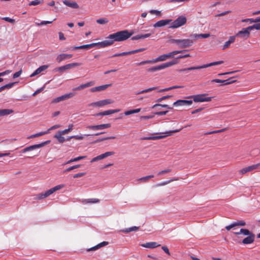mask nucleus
Instances as JSON below:
<instances>
[{"label": "nucleus", "instance_id": "f257e3e1", "mask_svg": "<svg viewBox=\"0 0 260 260\" xmlns=\"http://www.w3.org/2000/svg\"><path fill=\"white\" fill-rule=\"evenodd\" d=\"M132 35L133 32H129L127 30L119 31L109 35L106 40L102 41V44L104 47H106L112 45L114 42L125 41L130 38Z\"/></svg>", "mask_w": 260, "mask_h": 260}, {"label": "nucleus", "instance_id": "f03ea898", "mask_svg": "<svg viewBox=\"0 0 260 260\" xmlns=\"http://www.w3.org/2000/svg\"><path fill=\"white\" fill-rule=\"evenodd\" d=\"M234 234L236 235L243 234L245 236H247V237L244 238L242 241V243L244 244H251L254 242L255 239V235L247 229H241L239 232H235Z\"/></svg>", "mask_w": 260, "mask_h": 260}, {"label": "nucleus", "instance_id": "7ed1b4c3", "mask_svg": "<svg viewBox=\"0 0 260 260\" xmlns=\"http://www.w3.org/2000/svg\"><path fill=\"white\" fill-rule=\"evenodd\" d=\"M185 50H176L171 52L170 53L167 54H164L161 55H159L156 58L153 59V62L156 63L160 61H164L167 60L169 58H174V55H177L179 53H181L185 51Z\"/></svg>", "mask_w": 260, "mask_h": 260}, {"label": "nucleus", "instance_id": "20e7f679", "mask_svg": "<svg viewBox=\"0 0 260 260\" xmlns=\"http://www.w3.org/2000/svg\"><path fill=\"white\" fill-rule=\"evenodd\" d=\"M64 187V184H59L58 185H56L54 186L53 188H50V189L47 190L45 192L41 193L36 196V199L37 200H41L44 198H46L51 194H52L53 193L55 192L57 190H58L59 189H62Z\"/></svg>", "mask_w": 260, "mask_h": 260}, {"label": "nucleus", "instance_id": "39448f33", "mask_svg": "<svg viewBox=\"0 0 260 260\" xmlns=\"http://www.w3.org/2000/svg\"><path fill=\"white\" fill-rule=\"evenodd\" d=\"M170 42L176 44L179 48H184L189 47L193 44V41L189 39H171Z\"/></svg>", "mask_w": 260, "mask_h": 260}, {"label": "nucleus", "instance_id": "423d86ee", "mask_svg": "<svg viewBox=\"0 0 260 260\" xmlns=\"http://www.w3.org/2000/svg\"><path fill=\"white\" fill-rule=\"evenodd\" d=\"M223 63V61H222V60L215 61V62H211L210 63L204 64L203 66H197V67H191L188 68L179 69L178 70V71L179 72H186V71H192V70H199V69L206 68L210 67H211L213 66L221 64Z\"/></svg>", "mask_w": 260, "mask_h": 260}, {"label": "nucleus", "instance_id": "0eeeda50", "mask_svg": "<svg viewBox=\"0 0 260 260\" xmlns=\"http://www.w3.org/2000/svg\"><path fill=\"white\" fill-rule=\"evenodd\" d=\"M178 63L176 60H173L171 61L162 63L160 65L153 67L152 68L147 69V71L149 72H154L158 70H163L165 68L170 67L173 65L176 64Z\"/></svg>", "mask_w": 260, "mask_h": 260}, {"label": "nucleus", "instance_id": "6e6552de", "mask_svg": "<svg viewBox=\"0 0 260 260\" xmlns=\"http://www.w3.org/2000/svg\"><path fill=\"white\" fill-rule=\"evenodd\" d=\"M186 18L185 16H180L178 17L175 21H174L171 26V28H176L179 27L186 23Z\"/></svg>", "mask_w": 260, "mask_h": 260}, {"label": "nucleus", "instance_id": "1a4fd4ad", "mask_svg": "<svg viewBox=\"0 0 260 260\" xmlns=\"http://www.w3.org/2000/svg\"><path fill=\"white\" fill-rule=\"evenodd\" d=\"M81 65V63H78V62H74V63H71L67 64H66L64 66L56 68L54 69V72H59L60 74L63 73L67 70H68L70 69L71 68L79 66Z\"/></svg>", "mask_w": 260, "mask_h": 260}, {"label": "nucleus", "instance_id": "9d476101", "mask_svg": "<svg viewBox=\"0 0 260 260\" xmlns=\"http://www.w3.org/2000/svg\"><path fill=\"white\" fill-rule=\"evenodd\" d=\"M259 167H260V162L255 164V165H251L250 166L245 167V168L239 170V173L241 175H243L248 172H252L255 170H258V169H259Z\"/></svg>", "mask_w": 260, "mask_h": 260}, {"label": "nucleus", "instance_id": "9b49d317", "mask_svg": "<svg viewBox=\"0 0 260 260\" xmlns=\"http://www.w3.org/2000/svg\"><path fill=\"white\" fill-rule=\"evenodd\" d=\"M49 143H50V141H47L41 143L40 144H35L34 145L29 146L27 147L24 148L23 149L21 150L20 151V152L25 153L27 151L34 150L35 149L41 148V147L44 146L45 145L49 144Z\"/></svg>", "mask_w": 260, "mask_h": 260}, {"label": "nucleus", "instance_id": "f8f14e48", "mask_svg": "<svg viewBox=\"0 0 260 260\" xmlns=\"http://www.w3.org/2000/svg\"><path fill=\"white\" fill-rule=\"evenodd\" d=\"M207 94H201L194 95L192 96L194 102H210L212 100L213 97H205Z\"/></svg>", "mask_w": 260, "mask_h": 260}, {"label": "nucleus", "instance_id": "ddd939ff", "mask_svg": "<svg viewBox=\"0 0 260 260\" xmlns=\"http://www.w3.org/2000/svg\"><path fill=\"white\" fill-rule=\"evenodd\" d=\"M96 46H98L100 48L104 47L103 44H102V42H101L99 43H93L90 44L83 45L80 46H75L72 47V50H76L79 49H89Z\"/></svg>", "mask_w": 260, "mask_h": 260}, {"label": "nucleus", "instance_id": "4468645a", "mask_svg": "<svg viewBox=\"0 0 260 260\" xmlns=\"http://www.w3.org/2000/svg\"><path fill=\"white\" fill-rule=\"evenodd\" d=\"M182 128H180L178 129H175L174 131H168L165 133V134H167V135H160L158 136H154V137H146L144 138V140H157V139H160L166 138L168 136H170L172 135V133H177L180 132Z\"/></svg>", "mask_w": 260, "mask_h": 260}, {"label": "nucleus", "instance_id": "2eb2a0df", "mask_svg": "<svg viewBox=\"0 0 260 260\" xmlns=\"http://www.w3.org/2000/svg\"><path fill=\"white\" fill-rule=\"evenodd\" d=\"M251 29L249 28V26L247 28H243L241 30L239 31L236 35L237 37L243 38L245 40L248 39L250 35V31Z\"/></svg>", "mask_w": 260, "mask_h": 260}, {"label": "nucleus", "instance_id": "dca6fc26", "mask_svg": "<svg viewBox=\"0 0 260 260\" xmlns=\"http://www.w3.org/2000/svg\"><path fill=\"white\" fill-rule=\"evenodd\" d=\"M114 101L111 99H106L101 100L91 104V106H95L97 107H103L105 105L113 103Z\"/></svg>", "mask_w": 260, "mask_h": 260}, {"label": "nucleus", "instance_id": "f3484780", "mask_svg": "<svg viewBox=\"0 0 260 260\" xmlns=\"http://www.w3.org/2000/svg\"><path fill=\"white\" fill-rule=\"evenodd\" d=\"M114 154V152H113V151L106 152L105 153L102 154L100 155H98V156L93 158L91 160L90 162H93L96 161L98 160L104 159L107 157L112 155Z\"/></svg>", "mask_w": 260, "mask_h": 260}, {"label": "nucleus", "instance_id": "a211bd4d", "mask_svg": "<svg viewBox=\"0 0 260 260\" xmlns=\"http://www.w3.org/2000/svg\"><path fill=\"white\" fill-rule=\"evenodd\" d=\"M110 126V123H106L96 125H88L87 126V128L92 130H99L107 128Z\"/></svg>", "mask_w": 260, "mask_h": 260}, {"label": "nucleus", "instance_id": "6ab92c4d", "mask_svg": "<svg viewBox=\"0 0 260 260\" xmlns=\"http://www.w3.org/2000/svg\"><path fill=\"white\" fill-rule=\"evenodd\" d=\"M75 95V93L73 92H70L67 94H65L64 95H62L60 96L57 97L54 100V102L55 103H58L60 101L66 100L67 99L71 98L73 97Z\"/></svg>", "mask_w": 260, "mask_h": 260}, {"label": "nucleus", "instance_id": "aec40b11", "mask_svg": "<svg viewBox=\"0 0 260 260\" xmlns=\"http://www.w3.org/2000/svg\"><path fill=\"white\" fill-rule=\"evenodd\" d=\"M72 56H73L72 54L62 53V54L58 55L56 57V59L57 62H58V63H60L64 60L72 58Z\"/></svg>", "mask_w": 260, "mask_h": 260}, {"label": "nucleus", "instance_id": "412c9836", "mask_svg": "<svg viewBox=\"0 0 260 260\" xmlns=\"http://www.w3.org/2000/svg\"><path fill=\"white\" fill-rule=\"evenodd\" d=\"M172 21V19L160 20L157 21L156 23H155L154 24L153 26L154 27H158L164 26L166 25L169 24Z\"/></svg>", "mask_w": 260, "mask_h": 260}, {"label": "nucleus", "instance_id": "4be33fe9", "mask_svg": "<svg viewBox=\"0 0 260 260\" xmlns=\"http://www.w3.org/2000/svg\"><path fill=\"white\" fill-rule=\"evenodd\" d=\"M141 246L143 247L150 248V249H153V248L159 247L160 246V244H158L156 242H147L146 243L142 244L141 245Z\"/></svg>", "mask_w": 260, "mask_h": 260}, {"label": "nucleus", "instance_id": "5701e85b", "mask_svg": "<svg viewBox=\"0 0 260 260\" xmlns=\"http://www.w3.org/2000/svg\"><path fill=\"white\" fill-rule=\"evenodd\" d=\"M49 67L48 65H43L41 67H40L39 68H38L37 70H35V71L32 73L30 75V77H34L39 74H40L42 72L45 71L46 69H47Z\"/></svg>", "mask_w": 260, "mask_h": 260}, {"label": "nucleus", "instance_id": "b1692460", "mask_svg": "<svg viewBox=\"0 0 260 260\" xmlns=\"http://www.w3.org/2000/svg\"><path fill=\"white\" fill-rule=\"evenodd\" d=\"M111 86V84H105L99 86L94 87L90 89V91L94 92L106 90L108 87Z\"/></svg>", "mask_w": 260, "mask_h": 260}, {"label": "nucleus", "instance_id": "393cba45", "mask_svg": "<svg viewBox=\"0 0 260 260\" xmlns=\"http://www.w3.org/2000/svg\"><path fill=\"white\" fill-rule=\"evenodd\" d=\"M94 84V82L93 81H90L85 84H83L80 85V86L73 88V90H81L85 88L93 86Z\"/></svg>", "mask_w": 260, "mask_h": 260}, {"label": "nucleus", "instance_id": "a878e982", "mask_svg": "<svg viewBox=\"0 0 260 260\" xmlns=\"http://www.w3.org/2000/svg\"><path fill=\"white\" fill-rule=\"evenodd\" d=\"M120 109H114V110H109L107 111H105L102 112H100L99 113H97L96 114V116H105V115H108L112 114H114L115 113H117L120 111Z\"/></svg>", "mask_w": 260, "mask_h": 260}, {"label": "nucleus", "instance_id": "bb28decb", "mask_svg": "<svg viewBox=\"0 0 260 260\" xmlns=\"http://www.w3.org/2000/svg\"><path fill=\"white\" fill-rule=\"evenodd\" d=\"M63 3L67 6H68L72 8H74V9L79 8V5L75 2H70L68 0H64L63 1Z\"/></svg>", "mask_w": 260, "mask_h": 260}, {"label": "nucleus", "instance_id": "cd10ccee", "mask_svg": "<svg viewBox=\"0 0 260 260\" xmlns=\"http://www.w3.org/2000/svg\"><path fill=\"white\" fill-rule=\"evenodd\" d=\"M108 243H109L108 242H106V241L102 242L99 243V244H98L97 245L93 246L90 248L88 249L87 251H90L95 250L101 247H102L103 246L107 245L108 244Z\"/></svg>", "mask_w": 260, "mask_h": 260}, {"label": "nucleus", "instance_id": "c85d7f7f", "mask_svg": "<svg viewBox=\"0 0 260 260\" xmlns=\"http://www.w3.org/2000/svg\"><path fill=\"white\" fill-rule=\"evenodd\" d=\"M151 35V34L150 33L146 34H144V35L139 34L131 38V39L133 40H135L145 39V38H147L150 37Z\"/></svg>", "mask_w": 260, "mask_h": 260}, {"label": "nucleus", "instance_id": "c756f323", "mask_svg": "<svg viewBox=\"0 0 260 260\" xmlns=\"http://www.w3.org/2000/svg\"><path fill=\"white\" fill-rule=\"evenodd\" d=\"M13 110L12 109H0V117L8 115L13 113Z\"/></svg>", "mask_w": 260, "mask_h": 260}, {"label": "nucleus", "instance_id": "7c9ffc66", "mask_svg": "<svg viewBox=\"0 0 260 260\" xmlns=\"http://www.w3.org/2000/svg\"><path fill=\"white\" fill-rule=\"evenodd\" d=\"M54 137L57 140L59 143H63L66 141V139L62 137V135L58 132L54 136Z\"/></svg>", "mask_w": 260, "mask_h": 260}, {"label": "nucleus", "instance_id": "2f4dec72", "mask_svg": "<svg viewBox=\"0 0 260 260\" xmlns=\"http://www.w3.org/2000/svg\"><path fill=\"white\" fill-rule=\"evenodd\" d=\"M100 202V200L98 199H84L82 201V203L83 204H92V203H97Z\"/></svg>", "mask_w": 260, "mask_h": 260}, {"label": "nucleus", "instance_id": "473e14b6", "mask_svg": "<svg viewBox=\"0 0 260 260\" xmlns=\"http://www.w3.org/2000/svg\"><path fill=\"white\" fill-rule=\"evenodd\" d=\"M157 88H158L157 87H150V88H147V89H144V90H141V91H137V92H136L135 93V94L138 95V94H143V93H147V92L151 91L152 90H155V89H156Z\"/></svg>", "mask_w": 260, "mask_h": 260}, {"label": "nucleus", "instance_id": "72a5a7b5", "mask_svg": "<svg viewBox=\"0 0 260 260\" xmlns=\"http://www.w3.org/2000/svg\"><path fill=\"white\" fill-rule=\"evenodd\" d=\"M190 36L191 37H193L194 38H207L210 37V34H193V35H191Z\"/></svg>", "mask_w": 260, "mask_h": 260}, {"label": "nucleus", "instance_id": "f704fd0d", "mask_svg": "<svg viewBox=\"0 0 260 260\" xmlns=\"http://www.w3.org/2000/svg\"><path fill=\"white\" fill-rule=\"evenodd\" d=\"M140 111H141V109L138 108V109L126 111L124 112V114L127 116V115H129L135 114V113H138Z\"/></svg>", "mask_w": 260, "mask_h": 260}, {"label": "nucleus", "instance_id": "c9c22d12", "mask_svg": "<svg viewBox=\"0 0 260 260\" xmlns=\"http://www.w3.org/2000/svg\"><path fill=\"white\" fill-rule=\"evenodd\" d=\"M86 157V156H78V157H75L74 158H73V159H71L69 160L68 161H67V164H70V163H71L72 162L77 161H79L80 160L84 159Z\"/></svg>", "mask_w": 260, "mask_h": 260}, {"label": "nucleus", "instance_id": "e433bc0d", "mask_svg": "<svg viewBox=\"0 0 260 260\" xmlns=\"http://www.w3.org/2000/svg\"><path fill=\"white\" fill-rule=\"evenodd\" d=\"M154 177V175H149L145 177H142L138 180V181L146 182L148 181L150 178Z\"/></svg>", "mask_w": 260, "mask_h": 260}, {"label": "nucleus", "instance_id": "4c0bfd02", "mask_svg": "<svg viewBox=\"0 0 260 260\" xmlns=\"http://www.w3.org/2000/svg\"><path fill=\"white\" fill-rule=\"evenodd\" d=\"M138 229H139V228L138 226H134L132 228L126 229L124 230H123V232L124 233H129L132 231H136Z\"/></svg>", "mask_w": 260, "mask_h": 260}, {"label": "nucleus", "instance_id": "58836bf2", "mask_svg": "<svg viewBox=\"0 0 260 260\" xmlns=\"http://www.w3.org/2000/svg\"><path fill=\"white\" fill-rule=\"evenodd\" d=\"M109 22L108 20L105 18H102L96 20V22L100 24H105Z\"/></svg>", "mask_w": 260, "mask_h": 260}, {"label": "nucleus", "instance_id": "ea45409f", "mask_svg": "<svg viewBox=\"0 0 260 260\" xmlns=\"http://www.w3.org/2000/svg\"><path fill=\"white\" fill-rule=\"evenodd\" d=\"M183 86H172V87H169V88L160 89V90H159L158 91V92H162V91H169V90H172V89H173L181 88Z\"/></svg>", "mask_w": 260, "mask_h": 260}, {"label": "nucleus", "instance_id": "a19ab883", "mask_svg": "<svg viewBox=\"0 0 260 260\" xmlns=\"http://www.w3.org/2000/svg\"><path fill=\"white\" fill-rule=\"evenodd\" d=\"M148 63H154L153 59L142 61H141L140 62L137 63L136 64L137 66H141V65H144V64H148Z\"/></svg>", "mask_w": 260, "mask_h": 260}, {"label": "nucleus", "instance_id": "79ce46f5", "mask_svg": "<svg viewBox=\"0 0 260 260\" xmlns=\"http://www.w3.org/2000/svg\"><path fill=\"white\" fill-rule=\"evenodd\" d=\"M158 106H161L163 108H167V109H172L173 108L172 107H170L169 105H162V104H155L152 107V108H154L156 107H158Z\"/></svg>", "mask_w": 260, "mask_h": 260}, {"label": "nucleus", "instance_id": "37998d69", "mask_svg": "<svg viewBox=\"0 0 260 260\" xmlns=\"http://www.w3.org/2000/svg\"><path fill=\"white\" fill-rule=\"evenodd\" d=\"M42 2H43L42 1L34 0V1H32L30 2L29 3V6H36V5H38L42 4Z\"/></svg>", "mask_w": 260, "mask_h": 260}, {"label": "nucleus", "instance_id": "c03bdc74", "mask_svg": "<svg viewBox=\"0 0 260 260\" xmlns=\"http://www.w3.org/2000/svg\"><path fill=\"white\" fill-rule=\"evenodd\" d=\"M231 79H228L227 80H220L218 79H213L211 81L212 82H215V83H222L224 85V83H226V81L230 80Z\"/></svg>", "mask_w": 260, "mask_h": 260}, {"label": "nucleus", "instance_id": "a18cd8bd", "mask_svg": "<svg viewBox=\"0 0 260 260\" xmlns=\"http://www.w3.org/2000/svg\"><path fill=\"white\" fill-rule=\"evenodd\" d=\"M234 223L235 226H244L246 224L245 222L243 220L238 221L237 222H234Z\"/></svg>", "mask_w": 260, "mask_h": 260}, {"label": "nucleus", "instance_id": "49530a36", "mask_svg": "<svg viewBox=\"0 0 260 260\" xmlns=\"http://www.w3.org/2000/svg\"><path fill=\"white\" fill-rule=\"evenodd\" d=\"M52 22V21H43L41 22L40 23L36 22V24L38 26H41L43 25H46L48 24H50Z\"/></svg>", "mask_w": 260, "mask_h": 260}, {"label": "nucleus", "instance_id": "de8ad7c7", "mask_svg": "<svg viewBox=\"0 0 260 260\" xmlns=\"http://www.w3.org/2000/svg\"><path fill=\"white\" fill-rule=\"evenodd\" d=\"M17 82H12L10 83L9 84H6L3 86L4 88L5 89H10L12 88L15 84H16Z\"/></svg>", "mask_w": 260, "mask_h": 260}, {"label": "nucleus", "instance_id": "09e8293b", "mask_svg": "<svg viewBox=\"0 0 260 260\" xmlns=\"http://www.w3.org/2000/svg\"><path fill=\"white\" fill-rule=\"evenodd\" d=\"M80 167V165H75V166H72L68 169H67L64 172H70L71 171H72V170H74L75 169H76V168H78L79 167Z\"/></svg>", "mask_w": 260, "mask_h": 260}, {"label": "nucleus", "instance_id": "8fccbe9b", "mask_svg": "<svg viewBox=\"0 0 260 260\" xmlns=\"http://www.w3.org/2000/svg\"><path fill=\"white\" fill-rule=\"evenodd\" d=\"M249 28L251 29V30L255 28L257 30H260V23L258 24H254L252 26H249Z\"/></svg>", "mask_w": 260, "mask_h": 260}, {"label": "nucleus", "instance_id": "3c124183", "mask_svg": "<svg viewBox=\"0 0 260 260\" xmlns=\"http://www.w3.org/2000/svg\"><path fill=\"white\" fill-rule=\"evenodd\" d=\"M47 134H48V131L40 132V133L34 134V135H35V138H36V137H39L43 136Z\"/></svg>", "mask_w": 260, "mask_h": 260}, {"label": "nucleus", "instance_id": "603ef678", "mask_svg": "<svg viewBox=\"0 0 260 260\" xmlns=\"http://www.w3.org/2000/svg\"><path fill=\"white\" fill-rule=\"evenodd\" d=\"M181 102L182 100H179L173 103V106L176 107L183 106V104Z\"/></svg>", "mask_w": 260, "mask_h": 260}, {"label": "nucleus", "instance_id": "864d4df0", "mask_svg": "<svg viewBox=\"0 0 260 260\" xmlns=\"http://www.w3.org/2000/svg\"><path fill=\"white\" fill-rule=\"evenodd\" d=\"M181 103L183 104V106H184V105H190L192 104V101H188V100H182Z\"/></svg>", "mask_w": 260, "mask_h": 260}, {"label": "nucleus", "instance_id": "5fc2aeb1", "mask_svg": "<svg viewBox=\"0 0 260 260\" xmlns=\"http://www.w3.org/2000/svg\"><path fill=\"white\" fill-rule=\"evenodd\" d=\"M171 96H172V95L164 96L157 99L156 101H157V102H161L162 101L165 100L167 99H169V98H171Z\"/></svg>", "mask_w": 260, "mask_h": 260}, {"label": "nucleus", "instance_id": "6e6d98bb", "mask_svg": "<svg viewBox=\"0 0 260 260\" xmlns=\"http://www.w3.org/2000/svg\"><path fill=\"white\" fill-rule=\"evenodd\" d=\"M22 73V70L21 69L20 71L16 72L15 73H14L13 75V78H18L19 77L20 75Z\"/></svg>", "mask_w": 260, "mask_h": 260}, {"label": "nucleus", "instance_id": "4d7b16f0", "mask_svg": "<svg viewBox=\"0 0 260 260\" xmlns=\"http://www.w3.org/2000/svg\"><path fill=\"white\" fill-rule=\"evenodd\" d=\"M161 249L164 250V251L168 255H170L171 253L169 252V250L168 248L166 246H163L161 247Z\"/></svg>", "mask_w": 260, "mask_h": 260}, {"label": "nucleus", "instance_id": "13d9d810", "mask_svg": "<svg viewBox=\"0 0 260 260\" xmlns=\"http://www.w3.org/2000/svg\"><path fill=\"white\" fill-rule=\"evenodd\" d=\"M3 20L7 21V22H10V23H14L15 22V20L13 19H11L9 17H4L3 18Z\"/></svg>", "mask_w": 260, "mask_h": 260}, {"label": "nucleus", "instance_id": "bf43d9fd", "mask_svg": "<svg viewBox=\"0 0 260 260\" xmlns=\"http://www.w3.org/2000/svg\"><path fill=\"white\" fill-rule=\"evenodd\" d=\"M171 169L164 170H162L161 171L159 172L158 173V175H163V174H165L166 173H169V172H171Z\"/></svg>", "mask_w": 260, "mask_h": 260}, {"label": "nucleus", "instance_id": "052dcab7", "mask_svg": "<svg viewBox=\"0 0 260 260\" xmlns=\"http://www.w3.org/2000/svg\"><path fill=\"white\" fill-rule=\"evenodd\" d=\"M85 175V173H77V174H74V176H73V177L74 178L81 177L84 176Z\"/></svg>", "mask_w": 260, "mask_h": 260}, {"label": "nucleus", "instance_id": "680f3d73", "mask_svg": "<svg viewBox=\"0 0 260 260\" xmlns=\"http://www.w3.org/2000/svg\"><path fill=\"white\" fill-rule=\"evenodd\" d=\"M60 127V125L56 124V125H54L51 126L50 128H49L46 131H48V133H49L51 130L55 129L58 128Z\"/></svg>", "mask_w": 260, "mask_h": 260}, {"label": "nucleus", "instance_id": "e2e57ef3", "mask_svg": "<svg viewBox=\"0 0 260 260\" xmlns=\"http://www.w3.org/2000/svg\"><path fill=\"white\" fill-rule=\"evenodd\" d=\"M231 12L230 11H225L224 12H222L221 13H220V14H217L215 15V17H220V16H224V15H225L229 13H230Z\"/></svg>", "mask_w": 260, "mask_h": 260}, {"label": "nucleus", "instance_id": "0e129e2a", "mask_svg": "<svg viewBox=\"0 0 260 260\" xmlns=\"http://www.w3.org/2000/svg\"><path fill=\"white\" fill-rule=\"evenodd\" d=\"M231 45V43L228 41L225 42L223 46L222 50H225L226 48H229Z\"/></svg>", "mask_w": 260, "mask_h": 260}, {"label": "nucleus", "instance_id": "69168bd1", "mask_svg": "<svg viewBox=\"0 0 260 260\" xmlns=\"http://www.w3.org/2000/svg\"><path fill=\"white\" fill-rule=\"evenodd\" d=\"M58 132L59 133H60V134H62V135H64L68 134L70 132V129H68L67 128V129H64V130H62V131H58Z\"/></svg>", "mask_w": 260, "mask_h": 260}, {"label": "nucleus", "instance_id": "338daca9", "mask_svg": "<svg viewBox=\"0 0 260 260\" xmlns=\"http://www.w3.org/2000/svg\"><path fill=\"white\" fill-rule=\"evenodd\" d=\"M73 137L77 140H81L84 139V137L82 135H75Z\"/></svg>", "mask_w": 260, "mask_h": 260}, {"label": "nucleus", "instance_id": "774afa93", "mask_svg": "<svg viewBox=\"0 0 260 260\" xmlns=\"http://www.w3.org/2000/svg\"><path fill=\"white\" fill-rule=\"evenodd\" d=\"M150 13L152 14H156L157 15H160V12L155 10H152L150 11Z\"/></svg>", "mask_w": 260, "mask_h": 260}]
</instances>
